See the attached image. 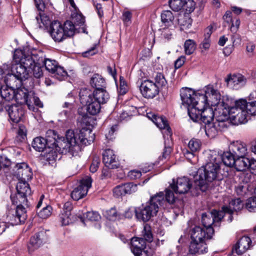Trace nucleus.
Returning <instances> with one entry per match:
<instances>
[{
    "mask_svg": "<svg viewBox=\"0 0 256 256\" xmlns=\"http://www.w3.org/2000/svg\"><path fill=\"white\" fill-rule=\"evenodd\" d=\"M159 206L152 196L150 200L141 206L134 208L136 216L140 221L146 222L155 216L158 211Z\"/></svg>",
    "mask_w": 256,
    "mask_h": 256,
    "instance_id": "9",
    "label": "nucleus"
},
{
    "mask_svg": "<svg viewBox=\"0 0 256 256\" xmlns=\"http://www.w3.org/2000/svg\"><path fill=\"white\" fill-rule=\"evenodd\" d=\"M30 107L32 106L31 104L32 103V102H34V104L38 106L40 108H42L43 106L42 103L40 100V98L35 96L34 92L33 91L30 90Z\"/></svg>",
    "mask_w": 256,
    "mask_h": 256,
    "instance_id": "56",
    "label": "nucleus"
},
{
    "mask_svg": "<svg viewBox=\"0 0 256 256\" xmlns=\"http://www.w3.org/2000/svg\"><path fill=\"white\" fill-rule=\"evenodd\" d=\"M232 100L228 96H222L220 103L216 105L214 110L216 120L224 121L230 119Z\"/></svg>",
    "mask_w": 256,
    "mask_h": 256,
    "instance_id": "11",
    "label": "nucleus"
},
{
    "mask_svg": "<svg viewBox=\"0 0 256 256\" xmlns=\"http://www.w3.org/2000/svg\"><path fill=\"white\" fill-rule=\"evenodd\" d=\"M228 149L237 157L244 156L247 153L246 144L240 141L232 142L229 146Z\"/></svg>",
    "mask_w": 256,
    "mask_h": 256,
    "instance_id": "30",
    "label": "nucleus"
},
{
    "mask_svg": "<svg viewBox=\"0 0 256 256\" xmlns=\"http://www.w3.org/2000/svg\"><path fill=\"white\" fill-rule=\"evenodd\" d=\"M37 22L40 24V22L44 26H46L50 24V20L48 16L46 15L44 12L39 11L38 16L36 17Z\"/></svg>",
    "mask_w": 256,
    "mask_h": 256,
    "instance_id": "55",
    "label": "nucleus"
},
{
    "mask_svg": "<svg viewBox=\"0 0 256 256\" xmlns=\"http://www.w3.org/2000/svg\"><path fill=\"white\" fill-rule=\"evenodd\" d=\"M10 120L16 123L18 122L24 116V110L22 105L12 104L7 110Z\"/></svg>",
    "mask_w": 256,
    "mask_h": 256,
    "instance_id": "26",
    "label": "nucleus"
},
{
    "mask_svg": "<svg viewBox=\"0 0 256 256\" xmlns=\"http://www.w3.org/2000/svg\"><path fill=\"white\" fill-rule=\"evenodd\" d=\"M184 0H170V8L174 11L178 12L182 9Z\"/></svg>",
    "mask_w": 256,
    "mask_h": 256,
    "instance_id": "53",
    "label": "nucleus"
},
{
    "mask_svg": "<svg viewBox=\"0 0 256 256\" xmlns=\"http://www.w3.org/2000/svg\"><path fill=\"white\" fill-rule=\"evenodd\" d=\"M52 208L50 206H46L42 210L37 212L38 216L42 218H47L51 214Z\"/></svg>",
    "mask_w": 256,
    "mask_h": 256,
    "instance_id": "51",
    "label": "nucleus"
},
{
    "mask_svg": "<svg viewBox=\"0 0 256 256\" xmlns=\"http://www.w3.org/2000/svg\"><path fill=\"white\" fill-rule=\"evenodd\" d=\"M248 102L241 99L234 102V106L231 107L230 120L234 121L235 124H244L248 122V114H251L248 110Z\"/></svg>",
    "mask_w": 256,
    "mask_h": 256,
    "instance_id": "8",
    "label": "nucleus"
},
{
    "mask_svg": "<svg viewBox=\"0 0 256 256\" xmlns=\"http://www.w3.org/2000/svg\"><path fill=\"white\" fill-rule=\"evenodd\" d=\"M248 100V110L251 114H256V91L250 94Z\"/></svg>",
    "mask_w": 256,
    "mask_h": 256,
    "instance_id": "45",
    "label": "nucleus"
},
{
    "mask_svg": "<svg viewBox=\"0 0 256 256\" xmlns=\"http://www.w3.org/2000/svg\"><path fill=\"white\" fill-rule=\"evenodd\" d=\"M15 168H16L15 172L18 178L25 180L31 177V170L27 164L25 162L18 164Z\"/></svg>",
    "mask_w": 256,
    "mask_h": 256,
    "instance_id": "31",
    "label": "nucleus"
},
{
    "mask_svg": "<svg viewBox=\"0 0 256 256\" xmlns=\"http://www.w3.org/2000/svg\"><path fill=\"white\" fill-rule=\"evenodd\" d=\"M106 216L110 220H116L122 218L123 216L118 212L115 208H112L106 212Z\"/></svg>",
    "mask_w": 256,
    "mask_h": 256,
    "instance_id": "48",
    "label": "nucleus"
},
{
    "mask_svg": "<svg viewBox=\"0 0 256 256\" xmlns=\"http://www.w3.org/2000/svg\"><path fill=\"white\" fill-rule=\"evenodd\" d=\"M30 91L24 87L17 88L16 90L14 92V98L18 104L22 106L26 104L30 108Z\"/></svg>",
    "mask_w": 256,
    "mask_h": 256,
    "instance_id": "25",
    "label": "nucleus"
},
{
    "mask_svg": "<svg viewBox=\"0 0 256 256\" xmlns=\"http://www.w3.org/2000/svg\"><path fill=\"white\" fill-rule=\"evenodd\" d=\"M140 238L146 242H152L153 234L151 227L149 224H144Z\"/></svg>",
    "mask_w": 256,
    "mask_h": 256,
    "instance_id": "41",
    "label": "nucleus"
},
{
    "mask_svg": "<svg viewBox=\"0 0 256 256\" xmlns=\"http://www.w3.org/2000/svg\"><path fill=\"white\" fill-rule=\"evenodd\" d=\"M153 250L150 248H146L140 250L138 254H134L135 256H152L153 254Z\"/></svg>",
    "mask_w": 256,
    "mask_h": 256,
    "instance_id": "64",
    "label": "nucleus"
},
{
    "mask_svg": "<svg viewBox=\"0 0 256 256\" xmlns=\"http://www.w3.org/2000/svg\"><path fill=\"white\" fill-rule=\"evenodd\" d=\"M226 82L230 88L238 90L246 84L247 78L240 74H230L228 76Z\"/></svg>",
    "mask_w": 256,
    "mask_h": 256,
    "instance_id": "22",
    "label": "nucleus"
},
{
    "mask_svg": "<svg viewBox=\"0 0 256 256\" xmlns=\"http://www.w3.org/2000/svg\"><path fill=\"white\" fill-rule=\"evenodd\" d=\"M9 82L6 86H3L0 88V94L2 100L9 102L14 98L15 90L12 86H8Z\"/></svg>",
    "mask_w": 256,
    "mask_h": 256,
    "instance_id": "34",
    "label": "nucleus"
},
{
    "mask_svg": "<svg viewBox=\"0 0 256 256\" xmlns=\"http://www.w3.org/2000/svg\"><path fill=\"white\" fill-rule=\"evenodd\" d=\"M214 116L215 114L213 108L206 106L200 110L198 116V120H192L194 122L200 121L206 125L208 124L212 123L214 120Z\"/></svg>",
    "mask_w": 256,
    "mask_h": 256,
    "instance_id": "27",
    "label": "nucleus"
},
{
    "mask_svg": "<svg viewBox=\"0 0 256 256\" xmlns=\"http://www.w3.org/2000/svg\"><path fill=\"white\" fill-rule=\"evenodd\" d=\"M201 146L202 143L200 140L194 138L191 139L188 144V148L193 152H196L200 150Z\"/></svg>",
    "mask_w": 256,
    "mask_h": 256,
    "instance_id": "49",
    "label": "nucleus"
},
{
    "mask_svg": "<svg viewBox=\"0 0 256 256\" xmlns=\"http://www.w3.org/2000/svg\"><path fill=\"white\" fill-rule=\"evenodd\" d=\"M243 202L240 198L232 199L229 202L228 206H224L222 207L221 212H223V214H229L228 219L230 222L232 220V214L234 212H238L244 208Z\"/></svg>",
    "mask_w": 256,
    "mask_h": 256,
    "instance_id": "23",
    "label": "nucleus"
},
{
    "mask_svg": "<svg viewBox=\"0 0 256 256\" xmlns=\"http://www.w3.org/2000/svg\"><path fill=\"white\" fill-rule=\"evenodd\" d=\"M216 126L217 127V129L218 132L224 130V128H227L229 124L228 120L224 121H218L216 120L214 122Z\"/></svg>",
    "mask_w": 256,
    "mask_h": 256,
    "instance_id": "60",
    "label": "nucleus"
},
{
    "mask_svg": "<svg viewBox=\"0 0 256 256\" xmlns=\"http://www.w3.org/2000/svg\"><path fill=\"white\" fill-rule=\"evenodd\" d=\"M209 162L204 166L199 168L194 176V186L196 190L206 192L209 182L216 180L220 170V158L216 154H210L208 157Z\"/></svg>",
    "mask_w": 256,
    "mask_h": 256,
    "instance_id": "2",
    "label": "nucleus"
},
{
    "mask_svg": "<svg viewBox=\"0 0 256 256\" xmlns=\"http://www.w3.org/2000/svg\"><path fill=\"white\" fill-rule=\"evenodd\" d=\"M250 159L244 156L237 157L234 166L237 171H244L248 168Z\"/></svg>",
    "mask_w": 256,
    "mask_h": 256,
    "instance_id": "37",
    "label": "nucleus"
},
{
    "mask_svg": "<svg viewBox=\"0 0 256 256\" xmlns=\"http://www.w3.org/2000/svg\"><path fill=\"white\" fill-rule=\"evenodd\" d=\"M195 6L193 0H184L182 9L188 13H191L195 9Z\"/></svg>",
    "mask_w": 256,
    "mask_h": 256,
    "instance_id": "54",
    "label": "nucleus"
},
{
    "mask_svg": "<svg viewBox=\"0 0 256 256\" xmlns=\"http://www.w3.org/2000/svg\"><path fill=\"white\" fill-rule=\"evenodd\" d=\"M132 18V14L130 12L126 10L122 12V19L124 24L130 23Z\"/></svg>",
    "mask_w": 256,
    "mask_h": 256,
    "instance_id": "61",
    "label": "nucleus"
},
{
    "mask_svg": "<svg viewBox=\"0 0 256 256\" xmlns=\"http://www.w3.org/2000/svg\"><path fill=\"white\" fill-rule=\"evenodd\" d=\"M170 188L176 194H186L191 190V192L193 195L199 194L200 190H196L194 184L192 186L190 179L186 176L178 178L176 182L173 180V183L170 184Z\"/></svg>",
    "mask_w": 256,
    "mask_h": 256,
    "instance_id": "13",
    "label": "nucleus"
},
{
    "mask_svg": "<svg viewBox=\"0 0 256 256\" xmlns=\"http://www.w3.org/2000/svg\"><path fill=\"white\" fill-rule=\"evenodd\" d=\"M161 20L166 26H170L173 24L174 16L170 10H164L161 14Z\"/></svg>",
    "mask_w": 256,
    "mask_h": 256,
    "instance_id": "42",
    "label": "nucleus"
},
{
    "mask_svg": "<svg viewBox=\"0 0 256 256\" xmlns=\"http://www.w3.org/2000/svg\"><path fill=\"white\" fill-rule=\"evenodd\" d=\"M246 208L250 212H256V196L250 197L246 200Z\"/></svg>",
    "mask_w": 256,
    "mask_h": 256,
    "instance_id": "52",
    "label": "nucleus"
},
{
    "mask_svg": "<svg viewBox=\"0 0 256 256\" xmlns=\"http://www.w3.org/2000/svg\"><path fill=\"white\" fill-rule=\"evenodd\" d=\"M130 249L133 254H138L140 250L147 248L146 242L140 238H133L131 240Z\"/></svg>",
    "mask_w": 256,
    "mask_h": 256,
    "instance_id": "33",
    "label": "nucleus"
},
{
    "mask_svg": "<svg viewBox=\"0 0 256 256\" xmlns=\"http://www.w3.org/2000/svg\"><path fill=\"white\" fill-rule=\"evenodd\" d=\"M16 189L18 192L27 197L28 196H30L32 193L29 184L25 180L19 181L16 184Z\"/></svg>",
    "mask_w": 256,
    "mask_h": 256,
    "instance_id": "38",
    "label": "nucleus"
},
{
    "mask_svg": "<svg viewBox=\"0 0 256 256\" xmlns=\"http://www.w3.org/2000/svg\"><path fill=\"white\" fill-rule=\"evenodd\" d=\"M138 190V184L134 182H126L116 186L113 189L114 196L121 198L126 194H131Z\"/></svg>",
    "mask_w": 256,
    "mask_h": 256,
    "instance_id": "21",
    "label": "nucleus"
},
{
    "mask_svg": "<svg viewBox=\"0 0 256 256\" xmlns=\"http://www.w3.org/2000/svg\"><path fill=\"white\" fill-rule=\"evenodd\" d=\"M120 84L118 88V92L121 95H124L126 94L128 90V88L126 82L124 80V78L120 77Z\"/></svg>",
    "mask_w": 256,
    "mask_h": 256,
    "instance_id": "57",
    "label": "nucleus"
},
{
    "mask_svg": "<svg viewBox=\"0 0 256 256\" xmlns=\"http://www.w3.org/2000/svg\"><path fill=\"white\" fill-rule=\"evenodd\" d=\"M90 86L95 90L106 88V82L104 78L98 74H94L90 80Z\"/></svg>",
    "mask_w": 256,
    "mask_h": 256,
    "instance_id": "36",
    "label": "nucleus"
},
{
    "mask_svg": "<svg viewBox=\"0 0 256 256\" xmlns=\"http://www.w3.org/2000/svg\"><path fill=\"white\" fill-rule=\"evenodd\" d=\"M26 127L23 125H20L18 130L17 138L20 141L22 142L26 138Z\"/></svg>",
    "mask_w": 256,
    "mask_h": 256,
    "instance_id": "59",
    "label": "nucleus"
},
{
    "mask_svg": "<svg viewBox=\"0 0 256 256\" xmlns=\"http://www.w3.org/2000/svg\"><path fill=\"white\" fill-rule=\"evenodd\" d=\"M184 52L186 54L190 55L195 50L196 44L194 40H187L184 44Z\"/></svg>",
    "mask_w": 256,
    "mask_h": 256,
    "instance_id": "47",
    "label": "nucleus"
},
{
    "mask_svg": "<svg viewBox=\"0 0 256 256\" xmlns=\"http://www.w3.org/2000/svg\"><path fill=\"white\" fill-rule=\"evenodd\" d=\"M42 64H39L34 62L32 66H31V70L30 74L32 72L34 76L36 78H40L43 75V72L42 67Z\"/></svg>",
    "mask_w": 256,
    "mask_h": 256,
    "instance_id": "50",
    "label": "nucleus"
},
{
    "mask_svg": "<svg viewBox=\"0 0 256 256\" xmlns=\"http://www.w3.org/2000/svg\"><path fill=\"white\" fill-rule=\"evenodd\" d=\"M10 199L12 204L16 205V207L25 208V206L27 207L29 206L27 196L18 192L14 194H11Z\"/></svg>",
    "mask_w": 256,
    "mask_h": 256,
    "instance_id": "35",
    "label": "nucleus"
},
{
    "mask_svg": "<svg viewBox=\"0 0 256 256\" xmlns=\"http://www.w3.org/2000/svg\"><path fill=\"white\" fill-rule=\"evenodd\" d=\"M140 83V90L142 96L146 98H153L159 93L160 90L154 82L150 80H140L138 82Z\"/></svg>",
    "mask_w": 256,
    "mask_h": 256,
    "instance_id": "15",
    "label": "nucleus"
},
{
    "mask_svg": "<svg viewBox=\"0 0 256 256\" xmlns=\"http://www.w3.org/2000/svg\"><path fill=\"white\" fill-rule=\"evenodd\" d=\"M236 158L237 156L229 150L224 152L221 159L226 166L232 167L234 164Z\"/></svg>",
    "mask_w": 256,
    "mask_h": 256,
    "instance_id": "39",
    "label": "nucleus"
},
{
    "mask_svg": "<svg viewBox=\"0 0 256 256\" xmlns=\"http://www.w3.org/2000/svg\"><path fill=\"white\" fill-rule=\"evenodd\" d=\"M200 94L194 90L188 88H182L180 90V96L183 106L188 109V114L192 120H196L200 110L198 104Z\"/></svg>",
    "mask_w": 256,
    "mask_h": 256,
    "instance_id": "4",
    "label": "nucleus"
},
{
    "mask_svg": "<svg viewBox=\"0 0 256 256\" xmlns=\"http://www.w3.org/2000/svg\"><path fill=\"white\" fill-rule=\"evenodd\" d=\"M204 94H200L198 108L202 109L208 106H215L220 103L222 98L219 91L215 89L212 85H208L204 88Z\"/></svg>",
    "mask_w": 256,
    "mask_h": 256,
    "instance_id": "7",
    "label": "nucleus"
},
{
    "mask_svg": "<svg viewBox=\"0 0 256 256\" xmlns=\"http://www.w3.org/2000/svg\"><path fill=\"white\" fill-rule=\"evenodd\" d=\"M91 95L92 92L90 90L82 88L80 92V100L82 104L86 105L88 113L94 116L100 112L102 104L97 100H94Z\"/></svg>",
    "mask_w": 256,
    "mask_h": 256,
    "instance_id": "10",
    "label": "nucleus"
},
{
    "mask_svg": "<svg viewBox=\"0 0 256 256\" xmlns=\"http://www.w3.org/2000/svg\"><path fill=\"white\" fill-rule=\"evenodd\" d=\"M116 156L113 150L108 148L104 150L102 153V160L105 166L110 168H116L119 164L116 160Z\"/></svg>",
    "mask_w": 256,
    "mask_h": 256,
    "instance_id": "28",
    "label": "nucleus"
},
{
    "mask_svg": "<svg viewBox=\"0 0 256 256\" xmlns=\"http://www.w3.org/2000/svg\"><path fill=\"white\" fill-rule=\"evenodd\" d=\"M91 177L86 176L80 180V184L71 192V197L74 200H78L86 195L88 189L92 186Z\"/></svg>",
    "mask_w": 256,
    "mask_h": 256,
    "instance_id": "16",
    "label": "nucleus"
},
{
    "mask_svg": "<svg viewBox=\"0 0 256 256\" xmlns=\"http://www.w3.org/2000/svg\"><path fill=\"white\" fill-rule=\"evenodd\" d=\"M34 54L36 63L44 66L46 70L51 73L55 78L63 80L68 77L66 71L63 67L60 66L56 61L43 57L42 54L40 52Z\"/></svg>",
    "mask_w": 256,
    "mask_h": 256,
    "instance_id": "6",
    "label": "nucleus"
},
{
    "mask_svg": "<svg viewBox=\"0 0 256 256\" xmlns=\"http://www.w3.org/2000/svg\"><path fill=\"white\" fill-rule=\"evenodd\" d=\"M174 190L168 188L165 190V194L162 192L156 193L152 196L154 200H156L159 207L164 206L166 202L173 204L176 200Z\"/></svg>",
    "mask_w": 256,
    "mask_h": 256,
    "instance_id": "20",
    "label": "nucleus"
},
{
    "mask_svg": "<svg viewBox=\"0 0 256 256\" xmlns=\"http://www.w3.org/2000/svg\"><path fill=\"white\" fill-rule=\"evenodd\" d=\"M224 216L222 212L216 210H212L210 212L202 214V222L203 227L208 230V237L212 238L214 234V230L212 226L214 222H220Z\"/></svg>",
    "mask_w": 256,
    "mask_h": 256,
    "instance_id": "12",
    "label": "nucleus"
},
{
    "mask_svg": "<svg viewBox=\"0 0 256 256\" xmlns=\"http://www.w3.org/2000/svg\"><path fill=\"white\" fill-rule=\"evenodd\" d=\"M154 78L155 82L154 84L158 86L159 90L160 88L166 86L167 81L162 73L156 72L154 74Z\"/></svg>",
    "mask_w": 256,
    "mask_h": 256,
    "instance_id": "43",
    "label": "nucleus"
},
{
    "mask_svg": "<svg viewBox=\"0 0 256 256\" xmlns=\"http://www.w3.org/2000/svg\"><path fill=\"white\" fill-rule=\"evenodd\" d=\"M13 62L12 66V74L8 76L7 80H9V84H12V81L16 79L20 85L22 84V82L25 80L29 76L31 66L36 62L34 60V54L26 55L21 50H16L13 56Z\"/></svg>",
    "mask_w": 256,
    "mask_h": 256,
    "instance_id": "3",
    "label": "nucleus"
},
{
    "mask_svg": "<svg viewBox=\"0 0 256 256\" xmlns=\"http://www.w3.org/2000/svg\"><path fill=\"white\" fill-rule=\"evenodd\" d=\"M208 252V246L206 240L195 242L190 240L189 246V254L195 256L196 254H204Z\"/></svg>",
    "mask_w": 256,
    "mask_h": 256,
    "instance_id": "29",
    "label": "nucleus"
},
{
    "mask_svg": "<svg viewBox=\"0 0 256 256\" xmlns=\"http://www.w3.org/2000/svg\"><path fill=\"white\" fill-rule=\"evenodd\" d=\"M90 96L102 105L107 103L110 99V94L106 88L94 90Z\"/></svg>",
    "mask_w": 256,
    "mask_h": 256,
    "instance_id": "32",
    "label": "nucleus"
},
{
    "mask_svg": "<svg viewBox=\"0 0 256 256\" xmlns=\"http://www.w3.org/2000/svg\"><path fill=\"white\" fill-rule=\"evenodd\" d=\"M184 233L190 237V240H195V242L198 240L200 242V240H206L212 238L208 237V230L200 226H192L186 229Z\"/></svg>",
    "mask_w": 256,
    "mask_h": 256,
    "instance_id": "18",
    "label": "nucleus"
},
{
    "mask_svg": "<svg viewBox=\"0 0 256 256\" xmlns=\"http://www.w3.org/2000/svg\"><path fill=\"white\" fill-rule=\"evenodd\" d=\"M252 246V240L248 236L240 238L232 248V252L242 255Z\"/></svg>",
    "mask_w": 256,
    "mask_h": 256,
    "instance_id": "24",
    "label": "nucleus"
},
{
    "mask_svg": "<svg viewBox=\"0 0 256 256\" xmlns=\"http://www.w3.org/2000/svg\"><path fill=\"white\" fill-rule=\"evenodd\" d=\"M75 30V26L71 21L66 20L62 24L56 20L50 23V34L54 42H60L73 36Z\"/></svg>",
    "mask_w": 256,
    "mask_h": 256,
    "instance_id": "5",
    "label": "nucleus"
},
{
    "mask_svg": "<svg viewBox=\"0 0 256 256\" xmlns=\"http://www.w3.org/2000/svg\"><path fill=\"white\" fill-rule=\"evenodd\" d=\"M160 30L162 31L161 36L162 38L168 40L171 39L172 34L171 30L168 28H163Z\"/></svg>",
    "mask_w": 256,
    "mask_h": 256,
    "instance_id": "63",
    "label": "nucleus"
},
{
    "mask_svg": "<svg viewBox=\"0 0 256 256\" xmlns=\"http://www.w3.org/2000/svg\"><path fill=\"white\" fill-rule=\"evenodd\" d=\"M54 149H50V150L47 152L46 158L48 162L55 160L58 156L57 153Z\"/></svg>",
    "mask_w": 256,
    "mask_h": 256,
    "instance_id": "62",
    "label": "nucleus"
},
{
    "mask_svg": "<svg viewBox=\"0 0 256 256\" xmlns=\"http://www.w3.org/2000/svg\"><path fill=\"white\" fill-rule=\"evenodd\" d=\"M32 144L33 148L38 152H42L47 147L45 138L41 136L35 138Z\"/></svg>",
    "mask_w": 256,
    "mask_h": 256,
    "instance_id": "40",
    "label": "nucleus"
},
{
    "mask_svg": "<svg viewBox=\"0 0 256 256\" xmlns=\"http://www.w3.org/2000/svg\"><path fill=\"white\" fill-rule=\"evenodd\" d=\"M60 220L62 226L68 225L73 222L74 219L71 214L61 212Z\"/></svg>",
    "mask_w": 256,
    "mask_h": 256,
    "instance_id": "46",
    "label": "nucleus"
},
{
    "mask_svg": "<svg viewBox=\"0 0 256 256\" xmlns=\"http://www.w3.org/2000/svg\"><path fill=\"white\" fill-rule=\"evenodd\" d=\"M58 136L54 130H50L46 134V146L49 149H56V150L61 148L65 150L66 152H70L72 156L80 151L82 146H86L90 144L94 140L95 136L92 130L87 128L76 130L74 131L68 130L66 134V142L56 139Z\"/></svg>",
    "mask_w": 256,
    "mask_h": 256,
    "instance_id": "1",
    "label": "nucleus"
},
{
    "mask_svg": "<svg viewBox=\"0 0 256 256\" xmlns=\"http://www.w3.org/2000/svg\"><path fill=\"white\" fill-rule=\"evenodd\" d=\"M147 116L157 127L164 131L163 132L164 137L165 138L166 135L168 136L167 140L169 141L168 136H170L172 132L166 118L162 116H159L152 112L148 113Z\"/></svg>",
    "mask_w": 256,
    "mask_h": 256,
    "instance_id": "17",
    "label": "nucleus"
},
{
    "mask_svg": "<svg viewBox=\"0 0 256 256\" xmlns=\"http://www.w3.org/2000/svg\"><path fill=\"white\" fill-rule=\"evenodd\" d=\"M86 218L90 221H98L100 218V216L98 212H88L86 214Z\"/></svg>",
    "mask_w": 256,
    "mask_h": 256,
    "instance_id": "58",
    "label": "nucleus"
},
{
    "mask_svg": "<svg viewBox=\"0 0 256 256\" xmlns=\"http://www.w3.org/2000/svg\"><path fill=\"white\" fill-rule=\"evenodd\" d=\"M214 122L205 125V132L206 136L210 138H214L218 131Z\"/></svg>",
    "mask_w": 256,
    "mask_h": 256,
    "instance_id": "44",
    "label": "nucleus"
},
{
    "mask_svg": "<svg viewBox=\"0 0 256 256\" xmlns=\"http://www.w3.org/2000/svg\"><path fill=\"white\" fill-rule=\"evenodd\" d=\"M27 218L26 208L16 207L6 213V220L12 226L18 225L24 222Z\"/></svg>",
    "mask_w": 256,
    "mask_h": 256,
    "instance_id": "14",
    "label": "nucleus"
},
{
    "mask_svg": "<svg viewBox=\"0 0 256 256\" xmlns=\"http://www.w3.org/2000/svg\"><path fill=\"white\" fill-rule=\"evenodd\" d=\"M48 236L46 232L44 229L35 233L30 240L28 245V250L30 252H32L35 250L38 249L44 244L46 243L48 240Z\"/></svg>",
    "mask_w": 256,
    "mask_h": 256,
    "instance_id": "19",
    "label": "nucleus"
}]
</instances>
